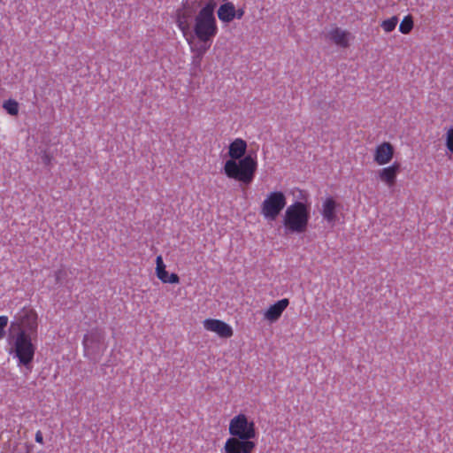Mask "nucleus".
<instances>
[{
  "label": "nucleus",
  "instance_id": "nucleus-1",
  "mask_svg": "<svg viewBox=\"0 0 453 453\" xmlns=\"http://www.w3.org/2000/svg\"><path fill=\"white\" fill-rule=\"evenodd\" d=\"M216 6L215 0H184L175 13L176 25L194 54L193 63L197 65L219 31Z\"/></svg>",
  "mask_w": 453,
  "mask_h": 453
},
{
  "label": "nucleus",
  "instance_id": "nucleus-2",
  "mask_svg": "<svg viewBox=\"0 0 453 453\" xmlns=\"http://www.w3.org/2000/svg\"><path fill=\"white\" fill-rule=\"evenodd\" d=\"M247 147L246 141L242 138L232 141L228 146L230 158L223 167L227 178L246 186L253 181L258 166L257 153L246 154Z\"/></svg>",
  "mask_w": 453,
  "mask_h": 453
},
{
  "label": "nucleus",
  "instance_id": "nucleus-3",
  "mask_svg": "<svg viewBox=\"0 0 453 453\" xmlns=\"http://www.w3.org/2000/svg\"><path fill=\"white\" fill-rule=\"evenodd\" d=\"M230 437L224 444V453H253L257 435L256 424L244 413L234 416L228 424Z\"/></svg>",
  "mask_w": 453,
  "mask_h": 453
},
{
  "label": "nucleus",
  "instance_id": "nucleus-4",
  "mask_svg": "<svg viewBox=\"0 0 453 453\" xmlns=\"http://www.w3.org/2000/svg\"><path fill=\"white\" fill-rule=\"evenodd\" d=\"M35 339L36 337L30 335L26 331H18L12 335L10 354L18 359L19 366L23 365L31 369L36 350V346L33 342Z\"/></svg>",
  "mask_w": 453,
  "mask_h": 453
},
{
  "label": "nucleus",
  "instance_id": "nucleus-5",
  "mask_svg": "<svg viewBox=\"0 0 453 453\" xmlns=\"http://www.w3.org/2000/svg\"><path fill=\"white\" fill-rule=\"evenodd\" d=\"M310 212L306 204L302 202H295L290 204L283 218V225L289 233H304L308 226Z\"/></svg>",
  "mask_w": 453,
  "mask_h": 453
},
{
  "label": "nucleus",
  "instance_id": "nucleus-6",
  "mask_svg": "<svg viewBox=\"0 0 453 453\" xmlns=\"http://www.w3.org/2000/svg\"><path fill=\"white\" fill-rule=\"evenodd\" d=\"M287 204V197L282 191L269 192L260 204V214L268 221H274Z\"/></svg>",
  "mask_w": 453,
  "mask_h": 453
},
{
  "label": "nucleus",
  "instance_id": "nucleus-7",
  "mask_svg": "<svg viewBox=\"0 0 453 453\" xmlns=\"http://www.w3.org/2000/svg\"><path fill=\"white\" fill-rule=\"evenodd\" d=\"M82 345L85 356L94 357L102 355L106 349L104 332L98 328L89 330L83 337Z\"/></svg>",
  "mask_w": 453,
  "mask_h": 453
},
{
  "label": "nucleus",
  "instance_id": "nucleus-8",
  "mask_svg": "<svg viewBox=\"0 0 453 453\" xmlns=\"http://www.w3.org/2000/svg\"><path fill=\"white\" fill-rule=\"evenodd\" d=\"M19 331H26L30 335L37 337V314L31 308H23L17 317Z\"/></svg>",
  "mask_w": 453,
  "mask_h": 453
},
{
  "label": "nucleus",
  "instance_id": "nucleus-9",
  "mask_svg": "<svg viewBox=\"0 0 453 453\" xmlns=\"http://www.w3.org/2000/svg\"><path fill=\"white\" fill-rule=\"evenodd\" d=\"M203 328L206 331L215 333L220 338H230L234 330L230 325L218 319H206L203 321Z\"/></svg>",
  "mask_w": 453,
  "mask_h": 453
},
{
  "label": "nucleus",
  "instance_id": "nucleus-10",
  "mask_svg": "<svg viewBox=\"0 0 453 453\" xmlns=\"http://www.w3.org/2000/svg\"><path fill=\"white\" fill-rule=\"evenodd\" d=\"M325 36L333 44L343 49L350 45L352 39V35L349 31L335 26L331 27Z\"/></svg>",
  "mask_w": 453,
  "mask_h": 453
},
{
  "label": "nucleus",
  "instance_id": "nucleus-11",
  "mask_svg": "<svg viewBox=\"0 0 453 453\" xmlns=\"http://www.w3.org/2000/svg\"><path fill=\"white\" fill-rule=\"evenodd\" d=\"M394 155V146L389 142H383L375 147L372 157L378 165H386L391 162Z\"/></svg>",
  "mask_w": 453,
  "mask_h": 453
},
{
  "label": "nucleus",
  "instance_id": "nucleus-12",
  "mask_svg": "<svg viewBox=\"0 0 453 453\" xmlns=\"http://www.w3.org/2000/svg\"><path fill=\"white\" fill-rule=\"evenodd\" d=\"M166 265L163 261V257H157L155 274L157 278L164 284H178L180 277L175 273H170L166 270Z\"/></svg>",
  "mask_w": 453,
  "mask_h": 453
},
{
  "label": "nucleus",
  "instance_id": "nucleus-13",
  "mask_svg": "<svg viewBox=\"0 0 453 453\" xmlns=\"http://www.w3.org/2000/svg\"><path fill=\"white\" fill-rule=\"evenodd\" d=\"M400 163L394 162L388 166H385L379 170V180L388 188H392L396 183L397 175L400 173Z\"/></svg>",
  "mask_w": 453,
  "mask_h": 453
},
{
  "label": "nucleus",
  "instance_id": "nucleus-14",
  "mask_svg": "<svg viewBox=\"0 0 453 453\" xmlns=\"http://www.w3.org/2000/svg\"><path fill=\"white\" fill-rule=\"evenodd\" d=\"M289 304L288 298H283L271 305L264 313V319L271 323L277 321Z\"/></svg>",
  "mask_w": 453,
  "mask_h": 453
},
{
  "label": "nucleus",
  "instance_id": "nucleus-15",
  "mask_svg": "<svg viewBox=\"0 0 453 453\" xmlns=\"http://www.w3.org/2000/svg\"><path fill=\"white\" fill-rule=\"evenodd\" d=\"M217 15L219 19L224 23H230L235 19L236 9L232 2H226L222 4L218 11Z\"/></svg>",
  "mask_w": 453,
  "mask_h": 453
},
{
  "label": "nucleus",
  "instance_id": "nucleus-16",
  "mask_svg": "<svg viewBox=\"0 0 453 453\" xmlns=\"http://www.w3.org/2000/svg\"><path fill=\"white\" fill-rule=\"evenodd\" d=\"M337 203L333 197H327L322 204V216L329 223L334 222L336 218Z\"/></svg>",
  "mask_w": 453,
  "mask_h": 453
},
{
  "label": "nucleus",
  "instance_id": "nucleus-17",
  "mask_svg": "<svg viewBox=\"0 0 453 453\" xmlns=\"http://www.w3.org/2000/svg\"><path fill=\"white\" fill-rule=\"evenodd\" d=\"M413 19L411 15H406L400 23L399 31L403 35H408L413 28Z\"/></svg>",
  "mask_w": 453,
  "mask_h": 453
},
{
  "label": "nucleus",
  "instance_id": "nucleus-18",
  "mask_svg": "<svg viewBox=\"0 0 453 453\" xmlns=\"http://www.w3.org/2000/svg\"><path fill=\"white\" fill-rule=\"evenodd\" d=\"M3 108L12 116H16L19 113V103L14 99H8L4 102Z\"/></svg>",
  "mask_w": 453,
  "mask_h": 453
},
{
  "label": "nucleus",
  "instance_id": "nucleus-19",
  "mask_svg": "<svg viewBox=\"0 0 453 453\" xmlns=\"http://www.w3.org/2000/svg\"><path fill=\"white\" fill-rule=\"evenodd\" d=\"M397 23L398 18L396 16H393L388 19L383 20L380 24V27L385 33H390L395 30Z\"/></svg>",
  "mask_w": 453,
  "mask_h": 453
},
{
  "label": "nucleus",
  "instance_id": "nucleus-20",
  "mask_svg": "<svg viewBox=\"0 0 453 453\" xmlns=\"http://www.w3.org/2000/svg\"><path fill=\"white\" fill-rule=\"evenodd\" d=\"M446 146L447 149L453 153V127L449 128L446 134Z\"/></svg>",
  "mask_w": 453,
  "mask_h": 453
},
{
  "label": "nucleus",
  "instance_id": "nucleus-21",
  "mask_svg": "<svg viewBox=\"0 0 453 453\" xmlns=\"http://www.w3.org/2000/svg\"><path fill=\"white\" fill-rule=\"evenodd\" d=\"M8 324L7 316H0V340L4 336V329Z\"/></svg>",
  "mask_w": 453,
  "mask_h": 453
},
{
  "label": "nucleus",
  "instance_id": "nucleus-22",
  "mask_svg": "<svg viewBox=\"0 0 453 453\" xmlns=\"http://www.w3.org/2000/svg\"><path fill=\"white\" fill-rule=\"evenodd\" d=\"M35 441L40 443V444H43V436H42V433L39 430L35 433Z\"/></svg>",
  "mask_w": 453,
  "mask_h": 453
},
{
  "label": "nucleus",
  "instance_id": "nucleus-23",
  "mask_svg": "<svg viewBox=\"0 0 453 453\" xmlns=\"http://www.w3.org/2000/svg\"><path fill=\"white\" fill-rule=\"evenodd\" d=\"M244 13H245L244 9L243 8H240V9L236 10V16H235V18L238 19H241L243 17Z\"/></svg>",
  "mask_w": 453,
  "mask_h": 453
},
{
  "label": "nucleus",
  "instance_id": "nucleus-24",
  "mask_svg": "<svg viewBox=\"0 0 453 453\" xmlns=\"http://www.w3.org/2000/svg\"><path fill=\"white\" fill-rule=\"evenodd\" d=\"M60 274H61V272H58V273L57 274V280H60Z\"/></svg>",
  "mask_w": 453,
  "mask_h": 453
}]
</instances>
